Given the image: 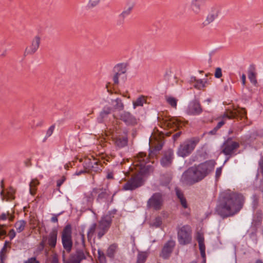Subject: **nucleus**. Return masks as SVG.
<instances>
[{
    "instance_id": "38",
    "label": "nucleus",
    "mask_w": 263,
    "mask_h": 263,
    "mask_svg": "<svg viewBox=\"0 0 263 263\" xmlns=\"http://www.w3.org/2000/svg\"><path fill=\"white\" fill-rule=\"evenodd\" d=\"M146 102V100L144 97L141 96L138 98L136 101L133 102L134 108H135L137 106H143L144 103Z\"/></svg>"
},
{
    "instance_id": "31",
    "label": "nucleus",
    "mask_w": 263,
    "mask_h": 263,
    "mask_svg": "<svg viewBox=\"0 0 263 263\" xmlns=\"http://www.w3.org/2000/svg\"><path fill=\"white\" fill-rule=\"evenodd\" d=\"M26 225V222L24 220H20L17 221L15 223V228L16 230V231L18 233L22 232L25 229Z\"/></svg>"
},
{
    "instance_id": "11",
    "label": "nucleus",
    "mask_w": 263,
    "mask_h": 263,
    "mask_svg": "<svg viewBox=\"0 0 263 263\" xmlns=\"http://www.w3.org/2000/svg\"><path fill=\"white\" fill-rule=\"evenodd\" d=\"M247 112L245 108L234 109V110H227L222 115V119H232L237 117L243 118L246 116Z\"/></svg>"
},
{
    "instance_id": "12",
    "label": "nucleus",
    "mask_w": 263,
    "mask_h": 263,
    "mask_svg": "<svg viewBox=\"0 0 263 263\" xmlns=\"http://www.w3.org/2000/svg\"><path fill=\"white\" fill-rule=\"evenodd\" d=\"M239 147V144L238 142L229 139L223 144L222 152L226 155H231Z\"/></svg>"
},
{
    "instance_id": "39",
    "label": "nucleus",
    "mask_w": 263,
    "mask_h": 263,
    "mask_svg": "<svg viewBox=\"0 0 263 263\" xmlns=\"http://www.w3.org/2000/svg\"><path fill=\"white\" fill-rule=\"evenodd\" d=\"M161 224L162 220L161 217H157L151 223L150 225L153 227L158 228L161 225Z\"/></svg>"
},
{
    "instance_id": "6",
    "label": "nucleus",
    "mask_w": 263,
    "mask_h": 263,
    "mask_svg": "<svg viewBox=\"0 0 263 263\" xmlns=\"http://www.w3.org/2000/svg\"><path fill=\"white\" fill-rule=\"evenodd\" d=\"M88 253L83 250H77L74 253L70 254L68 260H66L64 255V252L63 255V261L64 263H81V262L86 259Z\"/></svg>"
},
{
    "instance_id": "34",
    "label": "nucleus",
    "mask_w": 263,
    "mask_h": 263,
    "mask_svg": "<svg viewBox=\"0 0 263 263\" xmlns=\"http://www.w3.org/2000/svg\"><path fill=\"white\" fill-rule=\"evenodd\" d=\"M206 80L203 81L202 80H198L195 84H193L194 88L198 89H202L206 86Z\"/></svg>"
},
{
    "instance_id": "24",
    "label": "nucleus",
    "mask_w": 263,
    "mask_h": 263,
    "mask_svg": "<svg viewBox=\"0 0 263 263\" xmlns=\"http://www.w3.org/2000/svg\"><path fill=\"white\" fill-rule=\"evenodd\" d=\"M121 119L128 125H135L137 120L128 112H124L121 116Z\"/></svg>"
},
{
    "instance_id": "2",
    "label": "nucleus",
    "mask_w": 263,
    "mask_h": 263,
    "mask_svg": "<svg viewBox=\"0 0 263 263\" xmlns=\"http://www.w3.org/2000/svg\"><path fill=\"white\" fill-rule=\"evenodd\" d=\"M215 162L207 161L189 167L182 175L181 180L186 185H192L203 179L214 168Z\"/></svg>"
},
{
    "instance_id": "13",
    "label": "nucleus",
    "mask_w": 263,
    "mask_h": 263,
    "mask_svg": "<svg viewBox=\"0 0 263 263\" xmlns=\"http://www.w3.org/2000/svg\"><path fill=\"white\" fill-rule=\"evenodd\" d=\"M41 43V37L35 36L31 41V44L28 45L25 51V55H31L34 54L39 49Z\"/></svg>"
},
{
    "instance_id": "9",
    "label": "nucleus",
    "mask_w": 263,
    "mask_h": 263,
    "mask_svg": "<svg viewBox=\"0 0 263 263\" xmlns=\"http://www.w3.org/2000/svg\"><path fill=\"white\" fill-rule=\"evenodd\" d=\"M111 223L110 216L106 215L99 222L98 226V237L100 239L107 231Z\"/></svg>"
},
{
    "instance_id": "50",
    "label": "nucleus",
    "mask_w": 263,
    "mask_h": 263,
    "mask_svg": "<svg viewBox=\"0 0 263 263\" xmlns=\"http://www.w3.org/2000/svg\"><path fill=\"white\" fill-rule=\"evenodd\" d=\"M179 200H180V202L181 205H182V206L184 208H186L187 207V204L186 200L185 198L184 197H183L182 198L180 199Z\"/></svg>"
},
{
    "instance_id": "51",
    "label": "nucleus",
    "mask_w": 263,
    "mask_h": 263,
    "mask_svg": "<svg viewBox=\"0 0 263 263\" xmlns=\"http://www.w3.org/2000/svg\"><path fill=\"white\" fill-rule=\"evenodd\" d=\"M8 235L11 239H13L15 236V232L13 229H11L8 234Z\"/></svg>"
},
{
    "instance_id": "3",
    "label": "nucleus",
    "mask_w": 263,
    "mask_h": 263,
    "mask_svg": "<svg viewBox=\"0 0 263 263\" xmlns=\"http://www.w3.org/2000/svg\"><path fill=\"white\" fill-rule=\"evenodd\" d=\"M198 142V139L195 138L186 140L180 145L177 151L178 155L182 157L189 156L194 151Z\"/></svg>"
},
{
    "instance_id": "60",
    "label": "nucleus",
    "mask_w": 263,
    "mask_h": 263,
    "mask_svg": "<svg viewBox=\"0 0 263 263\" xmlns=\"http://www.w3.org/2000/svg\"><path fill=\"white\" fill-rule=\"evenodd\" d=\"M241 81L243 85H245L246 84V75L245 74H243L241 76Z\"/></svg>"
},
{
    "instance_id": "48",
    "label": "nucleus",
    "mask_w": 263,
    "mask_h": 263,
    "mask_svg": "<svg viewBox=\"0 0 263 263\" xmlns=\"http://www.w3.org/2000/svg\"><path fill=\"white\" fill-rule=\"evenodd\" d=\"M66 177L63 176L60 179L57 180V186L60 187V186L63 183V182L65 181Z\"/></svg>"
},
{
    "instance_id": "29",
    "label": "nucleus",
    "mask_w": 263,
    "mask_h": 263,
    "mask_svg": "<svg viewBox=\"0 0 263 263\" xmlns=\"http://www.w3.org/2000/svg\"><path fill=\"white\" fill-rule=\"evenodd\" d=\"M39 181L36 179H34L30 182L29 184L30 193L32 195H34L35 194L36 191V186L39 184Z\"/></svg>"
},
{
    "instance_id": "36",
    "label": "nucleus",
    "mask_w": 263,
    "mask_h": 263,
    "mask_svg": "<svg viewBox=\"0 0 263 263\" xmlns=\"http://www.w3.org/2000/svg\"><path fill=\"white\" fill-rule=\"evenodd\" d=\"M96 230H98V227L96 223H93L91 225L87 232L88 239L91 238Z\"/></svg>"
},
{
    "instance_id": "53",
    "label": "nucleus",
    "mask_w": 263,
    "mask_h": 263,
    "mask_svg": "<svg viewBox=\"0 0 263 263\" xmlns=\"http://www.w3.org/2000/svg\"><path fill=\"white\" fill-rule=\"evenodd\" d=\"M3 227L4 225L0 224V236H4L6 234V231L3 229Z\"/></svg>"
},
{
    "instance_id": "30",
    "label": "nucleus",
    "mask_w": 263,
    "mask_h": 263,
    "mask_svg": "<svg viewBox=\"0 0 263 263\" xmlns=\"http://www.w3.org/2000/svg\"><path fill=\"white\" fill-rule=\"evenodd\" d=\"M154 145V151L151 152L149 155V157H153L156 155V152H158L162 149L163 143L161 141H156Z\"/></svg>"
},
{
    "instance_id": "45",
    "label": "nucleus",
    "mask_w": 263,
    "mask_h": 263,
    "mask_svg": "<svg viewBox=\"0 0 263 263\" xmlns=\"http://www.w3.org/2000/svg\"><path fill=\"white\" fill-rule=\"evenodd\" d=\"M215 77L216 78H220L222 77V71L220 68H217L215 70Z\"/></svg>"
},
{
    "instance_id": "35",
    "label": "nucleus",
    "mask_w": 263,
    "mask_h": 263,
    "mask_svg": "<svg viewBox=\"0 0 263 263\" xmlns=\"http://www.w3.org/2000/svg\"><path fill=\"white\" fill-rule=\"evenodd\" d=\"M252 70H250L249 71L248 77L250 79L251 83L254 84H256L257 83V80L256 79V73L254 72L255 68L254 67H252Z\"/></svg>"
},
{
    "instance_id": "57",
    "label": "nucleus",
    "mask_w": 263,
    "mask_h": 263,
    "mask_svg": "<svg viewBox=\"0 0 263 263\" xmlns=\"http://www.w3.org/2000/svg\"><path fill=\"white\" fill-rule=\"evenodd\" d=\"M224 123L225 122L224 120L219 122L216 126V128L219 129L224 124Z\"/></svg>"
},
{
    "instance_id": "22",
    "label": "nucleus",
    "mask_w": 263,
    "mask_h": 263,
    "mask_svg": "<svg viewBox=\"0 0 263 263\" xmlns=\"http://www.w3.org/2000/svg\"><path fill=\"white\" fill-rule=\"evenodd\" d=\"M57 236L58 231L54 229L46 236L47 243L51 248H55L57 244ZM45 237H46V236Z\"/></svg>"
},
{
    "instance_id": "27",
    "label": "nucleus",
    "mask_w": 263,
    "mask_h": 263,
    "mask_svg": "<svg viewBox=\"0 0 263 263\" xmlns=\"http://www.w3.org/2000/svg\"><path fill=\"white\" fill-rule=\"evenodd\" d=\"M114 71L115 72L114 77L113 80L115 84L119 83V78L124 74L125 72L122 69L121 66H117L114 68Z\"/></svg>"
},
{
    "instance_id": "49",
    "label": "nucleus",
    "mask_w": 263,
    "mask_h": 263,
    "mask_svg": "<svg viewBox=\"0 0 263 263\" xmlns=\"http://www.w3.org/2000/svg\"><path fill=\"white\" fill-rule=\"evenodd\" d=\"M175 191H176V195L179 199L184 197L183 194L180 190H179L178 189L176 188L175 189Z\"/></svg>"
},
{
    "instance_id": "10",
    "label": "nucleus",
    "mask_w": 263,
    "mask_h": 263,
    "mask_svg": "<svg viewBox=\"0 0 263 263\" xmlns=\"http://www.w3.org/2000/svg\"><path fill=\"white\" fill-rule=\"evenodd\" d=\"M148 160V158L144 153H139L135 158L133 162L134 166L135 167L137 172L140 173L144 172L143 169L145 164Z\"/></svg>"
},
{
    "instance_id": "25",
    "label": "nucleus",
    "mask_w": 263,
    "mask_h": 263,
    "mask_svg": "<svg viewBox=\"0 0 263 263\" xmlns=\"http://www.w3.org/2000/svg\"><path fill=\"white\" fill-rule=\"evenodd\" d=\"M114 144L119 148H122L127 144V138L126 136H117L112 137Z\"/></svg>"
},
{
    "instance_id": "33",
    "label": "nucleus",
    "mask_w": 263,
    "mask_h": 263,
    "mask_svg": "<svg viewBox=\"0 0 263 263\" xmlns=\"http://www.w3.org/2000/svg\"><path fill=\"white\" fill-rule=\"evenodd\" d=\"M102 2V0H88L87 7L89 9H92L98 7Z\"/></svg>"
},
{
    "instance_id": "23",
    "label": "nucleus",
    "mask_w": 263,
    "mask_h": 263,
    "mask_svg": "<svg viewBox=\"0 0 263 263\" xmlns=\"http://www.w3.org/2000/svg\"><path fill=\"white\" fill-rule=\"evenodd\" d=\"M102 165L100 161L93 159L92 160H89L88 171H93L99 172L101 171Z\"/></svg>"
},
{
    "instance_id": "43",
    "label": "nucleus",
    "mask_w": 263,
    "mask_h": 263,
    "mask_svg": "<svg viewBox=\"0 0 263 263\" xmlns=\"http://www.w3.org/2000/svg\"><path fill=\"white\" fill-rule=\"evenodd\" d=\"M46 241V237H43L42 241L40 242L39 246L38 247V250L39 251H42L44 249Z\"/></svg>"
},
{
    "instance_id": "56",
    "label": "nucleus",
    "mask_w": 263,
    "mask_h": 263,
    "mask_svg": "<svg viewBox=\"0 0 263 263\" xmlns=\"http://www.w3.org/2000/svg\"><path fill=\"white\" fill-rule=\"evenodd\" d=\"M198 244L199 247V250L200 251L205 250V247L204 244V242L198 243Z\"/></svg>"
},
{
    "instance_id": "41",
    "label": "nucleus",
    "mask_w": 263,
    "mask_h": 263,
    "mask_svg": "<svg viewBox=\"0 0 263 263\" xmlns=\"http://www.w3.org/2000/svg\"><path fill=\"white\" fill-rule=\"evenodd\" d=\"M7 218H8L10 221H12L13 220L14 216L8 212L7 213H3L0 216V219L6 220Z\"/></svg>"
},
{
    "instance_id": "19",
    "label": "nucleus",
    "mask_w": 263,
    "mask_h": 263,
    "mask_svg": "<svg viewBox=\"0 0 263 263\" xmlns=\"http://www.w3.org/2000/svg\"><path fill=\"white\" fill-rule=\"evenodd\" d=\"M92 193L98 194L97 200H105L110 196V193L107 189L97 187L93 189Z\"/></svg>"
},
{
    "instance_id": "61",
    "label": "nucleus",
    "mask_w": 263,
    "mask_h": 263,
    "mask_svg": "<svg viewBox=\"0 0 263 263\" xmlns=\"http://www.w3.org/2000/svg\"><path fill=\"white\" fill-rule=\"evenodd\" d=\"M58 221L57 216L54 215L51 218V221L52 222H57Z\"/></svg>"
},
{
    "instance_id": "8",
    "label": "nucleus",
    "mask_w": 263,
    "mask_h": 263,
    "mask_svg": "<svg viewBox=\"0 0 263 263\" xmlns=\"http://www.w3.org/2000/svg\"><path fill=\"white\" fill-rule=\"evenodd\" d=\"M163 204V199L161 193L154 194L147 202V206L148 208H152L155 210H160Z\"/></svg>"
},
{
    "instance_id": "63",
    "label": "nucleus",
    "mask_w": 263,
    "mask_h": 263,
    "mask_svg": "<svg viewBox=\"0 0 263 263\" xmlns=\"http://www.w3.org/2000/svg\"><path fill=\"white\" fill-rule=\"evenodd\" d=\"M218 129H216V127H215V128H214L212 130H211L210 133L211 134H215L216 133L217 130Z\"/></svg>"
},
{
    "instance_id": "5",
    "label": "nucleus",
    "mask_w": 263,
    "mask_h": 263,
    "mask_svg": "<svg viewBox=\"0 0 263 263\" xmlns=\"http://www.w3.org/2000/svg\"><path fill=\"white\" fill-rule=\"evenodd\" d=\"M71 233V226L68 224L64 228L62 234V241L63 247L68 252L71 251L72 246Z\"/></svg>"
},
{
    "instance_id": "14",
    "label": "nucleus",
    "mask_w": 263,
    "mask_h": 263,
    "mask_svg": "<svg viewBox=\"0 0 263 263\" xmlns=\"http://www.w3.org/2000/svg\"><path fill=\"white\" fill-rule=\"evenodd\" d=\"M202 111V108L199 102L197 100L192 101L189 105L186 112L190 115H198Z\"/></svg>"
},
{
    "instance_id": "7",
    "label": "nucleus",
    "mask_w": 263,
    "mask_h": 263,
    "mask_svg": "<svg viewBox=\"0 0 263 263\" xmlns=\"http://www.w3.org/2000/svg\"><path fill=\"white\" fill-rule=\"evenodd\" d=\"M143 184V180L141 174H136L129 179L123 186L125 191H133L141 186Z\"/></svg>"
},
{
    "instance_id": "55",
    "label": "nucleus",
    "mask_w": 263,
    "mask_h": 263,
    "mask_svg": "<svg viewBox=\"0 0 263 263\" xmlns=\"http://www.w3.org/2000/svg\"><path fill=\"white\" fill-rule=\"evenodd\" d=\"M259 165L261 170V173L263 176V159H260L259 161Z\"/></svg>"
},
{
    "instance_id": "58",
    "label": "nucleus",
    "mask_w": 263,
    "mask_h": 263,
    "mask_svg": "<svg viewBox=\"0 0 263 263\" xmlns=\"http://www.w3.org/2000/svg\"><path fill=\"white\" fill-rule=\"evenodd\" d=\"M198 80L196 79L195 77H192L191 78V79L190 80V83L191 84H194Z\"/></svg>"
},
{
    "instance_id": "64",
    "label": "nucleus",
    "mask_w": 263,
    "mask_h": 263,
    "mask_svg": "<svg viewBox=\"0 0 263 263\" xmlns=\"http://www.w3.org/2000/svg\"><path fill=\"white\" fill-rule=\"evenodd\" d=\"M200 253H201V256H202L203 258H204V257H205V250H203V251H200Z\"/></svg>"
},
{
    "instance_id": "40",
    "label": "nucleus",
    "mask_w": 263,
    "mask_h": 263,
    "mask_svg": "<svg viewBox=\"0 0 263 263\" xmlns=\"http://www.w3.org/2000/svg\"><path fill=\"white\" fill-rule=\"evenodd\" d=\"M116 249V246L112 245L109 246L107 250V255L110 257H112L115 252Z\"/></svg>"
},
{
    "instance_id": "46",
    "label": "nucleus",
    "mask_w": 263,
    "mask_h": 263,
    "mask_svg": "<svg viewBox=\"0 0 263 263\" xmlns=\"http://www.w3.org/2000/svg\"><path fill=\"white\" fill-rule=\"evenodd\" d=\"M197 240L198 243L204 242V237L202 234L198 233L197 234Z\"/></svg>"
},
{
    "instance_id": "62",
    "label": "nucleus",
    "mask_w": 263,
    "mask_h": 263,
    "mask_svg": "<svg viewBox=\"0 0 263 263\" xmlns=\"http://www.w3.org/2000/svg\"><path fill=\"white\" fill-rule=\"evenodd\" d=\"M51 263H59L58 258L57 257H53Z\"/></svg>"
},
{
    "instance_id": "37",
    "label": "nucleus",
    "mask_w": 263,
    "mask_h": 263,
    "mask_svg": "<svg viewBox=\"0 0 263 263\" xmlns=\"http://www.w3.org/2000/svg\"><path fill=\"white\" fill-rule=\"evenodd\" d=\"M147 253L146 252H140L138 254L137 263H144L147 257Z\"/></svg>"
},
{
    "instance_id": "1",
    "label": "nucleus",
    "mask_w": 263,
    "mask_h": 263,
    "mask_svg": "<svg viewBox=\"0 0 263 263\" xmlns=\"http://www.w3.org/2000/svg\"><path fill=\"white\" fill-rule=\"evenodd\" d=\"M243 201L244 198L241 194L226 192L223 194L220 203L217 206L216 211L223 217L232 216L242 208Z\"/></svg>"
},
{
    "instance_id": "18",
    "label": "nucleus",
    "mask_w": 263,
    "mask_h": 263,
    "mask_svg": "<svg viewBox=\"0 0 263 263\" xmlns=\"http://www.w3.org/2000/svg\"><path fill=\"white\" fill-rule=\"evenodd\" d=\"M173 155V151L171 149L165 152L160 161L161 165L164 167L170 166L174 158Z\"/></svg>"
},
{
    "instance_id": "47",
    "label": "nucleus",
    "mask_w": 263,
    "mask_h": 263,
    "mask_svg": "<svg viewBox=\"0 0 263 263\" xmlns=\"http://www.w3.org/2000/svg\"><path fill=\"white\" fill-rule=\"evenodd\" d=\"M24 263H40L35 257H31L27 260L25 261Z\"/></svg>"
},
{
    "instance_id": "20",
    "label": "nucleus",
    "mask_w": 263,
    "mask_h": 263,
    "mask_svg": "<svg viewBox=\"0 0 263 263\" xmlns=\"http://www.w3.org/2000/svg\"><path fill=\"white\" fill-rule=\"evenodd\" d=\"M135 3L132 1H128L126 3L125 7L123 11L120 14L119 17L124 20L127 17L132 13L134 7Z\"/></svg>"
},
{
    "instance_id": "54",
    "label": "nucleus",
    "mask_w": 263,
    "mask_h": 263,
    "mask_svg": "<svg viewBox=\"0 0 263 263\" xmlns=\"http://www.w3.org/2000/svg\"><path fill=\"white\" fill-rule=\"evenodd\" d=\"M53 129H54V127L53 126H51L47 130V135H48V137L50 136L53 133Z\"/></svg>"
},
{
    "instance_id": "44",
    "label": "nucleus",
    "mask_w": 263,
    "mask_h": 263,
    "mask_svg": "<svg viewBox=\"0 0 263 263\" xmlns=\"http://www.w3.org/2000/svg\"><path fill=\"white\" fill-rule=\"evenodd\" d=\"M111 112V108H108L107 110H104L100 113V116L102 119L105 118Z\"/></svg>"
},
{
    "instance_id": "28",
    "label": "nucleus",
    "mask_w": 263,
    "mask_h": 263,
    "mask_svg": "<svg viewBox=\"0 0 263 263\" xmlns=\"http://www.w3.org/2000/svg\"><path fill=\"white\" fill-rule=\"evenodd\" d=\"M112 105L114 109L116 110H121L124 108V104L119 98L112 100Z\"/></svg>"
},
{
    "instance_id": "26",
    "label": "nucleus",
    "mask_w": 263,
    "mask_h": 263,
    "mask_svg": "<svg viewBox=\"0 0 263 263\" xmlns=\"http://www.w3.org/2000/svg\"><path fill=\"white\" fill-rule=\"evenodd\" d=\"M205 0H192L191 3V9L195 14L200 13L201 9V4Z\"/></svg>"
},
{
    "instance_id": "17",
    "label": "nucleus",
    "mask_w": 263,
    "mask_h": 263,
    "mask_svg": "<svg viewBox=\"0 0 263 263\" xmlns=\"http://www.w3.org/2000/svg\"><path fill=\"white\" fill-rule=\"evenodd\" d=\"M163 124L164 127L167 128L168 129L171 130L170 133L176 130L179 128L180 125V123L175 118H171L164 120L163 121Z\"/></svg>"
},
{
    "instance_id": "15",
    "label": "nucleus",
    "mask_w": 263,
    "mask_h": 263,
    "mask_svg": "<svg viewBox=\"0 0 263 263\" xmlns=\"http://www.w3.org/2000/svg\"><path fill=\"white\" fill-rule=\"evenodd\" d=\"M175 246V241L173 240L167 241L164 245L160 253V256L164 259L168 258Z\"/></svg>"
},
{
    "instance_id": "21",
    "label": "nucleus",
    "mask_w": 263,
    "mask_h": 263,
    "mask_svg": "<svg viewBox=\"0 0 263 263\" xmlns=\"http://www.w3.org/2000/svg\"><path fill=\"white\" fill-rule=\"evenodd\" d=\"M219 14V9L217 7H212L210 9V11L206 16V19L204 21V24L205 25H209L213 23L215 19L218 17Z\"/></svg>"
},
{
    "instance_id": "16",
    "label": "nucleus",
    "mask_w": 263,
    "mask_h": 263,
    "mask_svg": "<svg viewBox=\"0 0 263 263\" xmlns=\"http://www.w3.org/2000/svg\"><path fill=\"white\" fill-rule=\"evenodd\" d=\"M1 186L3 189L1 192V195L2 196V200L6 201H10L13 200L15 198L14 195L15 193L14 189H13L12 187H10L8 190H7L6 193H5V192L4 190V184L3 180L1 181Z\"/></svg>"
},
{
    "instance_id": "4",
    "label": "nucleus",
    "mask_w": 263,
    "mask_h": 263,
    "mask_svg": "<svg viewBox=\"0 0 263 263\" xmlns=\"http://www.w3.org/2000/svg\"><path fill=\"white\" fill-rule=\"evenodd\" d=\"M178 239L180 244L185 245L192 240V230L189 226H184L178 231Z\"/></svg>"
},
{
    "instance_id": "52",
    "label": "nucleus",
    "mask_w": 263,
    "mask_h": 263,
    "mask_svg": "<svg viewBox=\"0 0 263 263\" xmlns=\"http://www.w3.org/2000/svg\"><path fill=\"white\" fill-rule=\"evenodd\" d=\"M221 172H222V170H221V167H219V168H217L216 169V177L217 178H218L220 177V176L221 174Z\"/></svg>"
},
{
    "instance_id": "42",
    "label": "nucleus",
    "mask_w": 263,
    "mask_h": 263,
    "mask_svg": "<svg viewBox=\"0 0 263 263\" xmlns=\"http://www.w3.org/2000/svg\"><path fill=\"white\" fill-rule=\"evenodd\" d=\"M98 258L100 262L106 263V258L104 253L100 250H98Z\"/></svg>"
},
{
    "instance_id": "32",
    "label": "nucleus",
    "mask_w": 263,
    "mask_h": 263,
    "mask_svg": "<svg viewBox=\"0 0 263 263\" xmlns=\"http://www.w3.org/2000/svg\"><path fill=\"white\" fill-rule=\"evenodd\" d=\"M165 100L167 103L168 104H170L172 107L176 108L177 103L178 101L177 99L172 96H166L165 97Z\"/></svg>"
},
{
    "instance_id": "59",
    "label": "nucleus",
    "mask_w": 263,
    "mask_h": 263,
    "mask_svg": "<svg viewBox=\"0 0 263 263\" xmlns=\"http://www.w3.org/2000/svg\"><path fill=\"white\" fill-rule=\"evenodd\" d=\"M181 134V132H179L174 135L173 137L175 141L177 138H178Z\"/></svg>"
}]
</instances>
